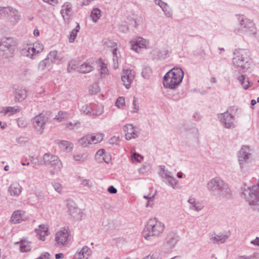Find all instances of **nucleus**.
Wrapping results in <instances>:
<instances>
[{
  "label": "nucleus",
  "instance_id": "1",
  "mask_svg": "<svg viewBox=\"0 0 259 259\" xmlns=\"http://www.w3.org/2000/svg\"><path fill=\"white\" fill-rule=\"evenodd\" d=\"M206 188L210 194L219 198L228 199L231 196V191L228 184L218 177L209 180L206 184Z\"/></svg>",
  "mask_w": 259,
  "mask_h": 259
},
{
  "label": "nucleus",
  "instance_id": "2",
  "mask_svg": "<svg viewBox=\"0 0 259 259\" xmlns=\"http://www.w3.org/2000/svg\"><path fill=\"white\" fill-rule=\"evenodd\" d=\"M164 228V224L157 218L151 219L145 226L143 232V236L146 240L151 241L161 236Z\"/></svg>",
  "mask_w": 259,
  "mask_h": 259
},
{
  "label": "nucleus",
  "instance_id": "3",
  "mask_svg": "<svg viewBox=\"0 0 259 259\" xmlns=\"http://www.w3.org/2000/svg\"><path fill=\"white\" fill-rule=\"evenodd\" d=\"M184 72L180 67H174L163 76V86L167 89H175L182 82Z\"/></svg>",
  "mask_w": 259,
  "mask_h": 259
},
{
  "label": "nucleus",
  "instance_id": "4",
  "mask_svg": "<svg viewBox=\"0 0 259 259\" xmlns=\"http://www.w3.org/2000/svg\"><path fill=\"white\" fill-rule=\"evenodd\" d=\"M232 65L239 71L245 72L250 65L249 51L245 49H236L234 51Z\"/></svg>",
  "mask_w": 259,
  "mask_h": 259
},
{
  "label": "nucleus",
  "instance_id": "5",
  "mask_svg": "<svg viewBox=\"0 0 259 259\" xmlns=\"http://www.w3.org/2000/svg\"><path fill=\"white\" fill-rule=\"evenodd\" d=\"M238 28L235 29L236 33H241L246 35H251L256 33V27L253 21L244 15H238Z\"/></svg>",
  "mask_w": 259,
  "mask_h": 259
},
{
  "label": "nucleus",
  "instance_id": "6",
  "mask_svg": "<svg viewBox=\"0 0 259 259\" xmlns=\"http://www.w3.org/2000/svg\"><path fill=\"white\" fill-rule=\"evenodd\" d=\"M238 108L233 106L229 108L226 112L218 114V118L223 126L226 128L234 127L235 117Z\"/></svg>",
  "mask_w": 259,
  "mask_h": 259
},
{
  "label": "nucleus",
  "instance_id": "7",
  "mask_svg": "<svg viewBox=\"0 0 259 259\" xmlns=\"http://www.w3.org/2000/svg\"><path fill=\"white\" fill-rule=\"evenodd\" d=\"M16 41L10 37H5L0 40V50L4 53L6 58L12 57L16 49Z\"/></svg>",
  "mask_w": 259,
  "mask_h": 259
},
{
  "label": "nucleus",
  "instance_id": "8",
  "mask_svg": "<svg viewBox=\"0 0 259 259\" xmlns=\"http://www.w3.org/2000/svg\"><path fill=\"white\" fill-rule=\"evenodd\" d=\"M238 161L241 169H246L252 161V156L248 146H242L237 154Z\"/></svg>",
  "mask_w": 259,
  "mask_h": 259
},
{
  "label": "nucleus",
  "instance_id": "9",
  "mask_svg": "<svg viewBox=\"0 0 259 259\" xmlns=\"http://www.w3.org/2000/svg\"><path fill=\"white\" fill-rule=\"evenodd\" d=\"M71 239L69 229L68 227L61 228L55 235V241L57 247L67 246Z\"/></svg>",
  "mask_w": 259,
  "mask_h": 259
},
{
  "label": "nucleus",
  "instance_id": "10",
  "mask_svg": "<svg viewBox=\"0 0 259 259\" xmlns=\"http://www.w3.org/2000/svg\"><path fill=\"white\" fill-rule=\"evenodd\" d=\"M42 158L44 164L49 165L56 171L61 170L63 164L57 156L47 153L44 155Z\"/></svg>",
  "mask_w": 259,
  "mask_h": 259
},
{
  "label": "nucleus",
  "instance_id": "11",
  "mask_svg": "<svg viewBox=\"0 0 259 259\" xmlns=\"http://www.w3.org/2000/svg\"><path fill=\"white\" fill-rule=\"evenodd\" d=\"M48 118L42 113H39L31 119L33 127L40 134L43 133Z\"/></svg>",
  "mask_w": 259,
  "mask_h": 259
},
{
  "label": "nucleus",
  "instance_id": "12",
  "mask_svg": "<svg viewBox=\"0 0 259 259\" xmlns=\"http://www.w3.org/2000/svg\"><path fill=\"white\" fill-rule=\"evenodd\" d=\"M21 15L16 9L8 6L7 14L5 18L6 21L11 26L16 25L20 19Z\"/></svg>",
  "mask_w": 259,
  "mask_h": 259
},
{
  "label": "nucleus",
  "instance_id": "13",
  "mask_svg": "<svg viewBox=\"0 0 259 259\" xmlns=\"http://www.w3.org/2000/svg\"><path fill=\"white\" fill-rule=\"evenodd\" d=\"M131 49L137 53H140L142 49L150 48L149 41L143 37H138L130 41Z\"/></svg>",
  "mask_w": 259,
  "mask_h": 259
},
{
  "label": "nucleus",
  "instance_id": "14",
  "mask_svg": "<svg viewBox=\"0 0 259 259\" xmlns=\"http://www.w3.org/2000/svg\"><path fill=\"white\" fill-rule=\"evenodd\" d=\"M123 74L121 76V80L123 84L127 89L131 87V83L134 80L135 76V72L131 69L123 70Z\"/></svg>",
  "mask_w": 259,
  "mask_h": 259
},
{
  "label": "nucleus",
  "instance_id": "15",
  "mask_svg": "<svg viewBox=\"0 0 259 259\" xmlns=\"http://www.w3.org/2000/svg\"><path fill=\"white\" fill-rule=\"evenodd\" d=\"M14 100L15 102H21L24 100L28 96V92L26 88L22 87L13 88Z\"/></svg>",
  "mask_w": 259,
  "mask_h": 259
},
{
  "label": "nucleus",
  "instance_id": "16",
  "mask_svg": "<svg viewBox=\"0 0 259 259\" xmlns=\"http://www.w3.org/2000/svg\"><path fill=\"white\" fill-rule=\"evenodd\" d=\"M231 233L229 232L227 234H224L222 233L217 234L212 232L209 234V239L213 243H225L230 236Z\"/></svg>",
  "mask_w": 259,
  "mask_h": 259
},
{
  "label": "nucleus",
  "instance_id": "17",
  "mask_svg": "<svg viewBox=\"0 0 259 259\" xmlns=\"http://www.w3.org/2000/svg\"><path fill=\"white\" fill-rule=\"evenodd\" d=\"M124 128L125 131L127 132L125 134V139L127 140L138 137L139 132L136 126H134L132 124H127L124 126Z\"/></svg>",
  "mask_w": 259,
  "mask_h": 259
},
{
  "label": "nucleus",
  "instance_id": "18",
  "mask_svg": "<svg viewBox=\"0 0 259 259\" xmlns=\"http://www.w3.org/2000/svg\"><path fill=\"white\" fill-rule=\"evenodd\" d=\"M60 13L65 21H68L72 14V7L70 3L65 2L62 6Z\"/></svg>",
  "mask_w": 259,
  "mask_h": 259
},
{
  "label": "nucleus",
  "instance_id": "19",
  "mask_svg": "<svg viewBox=\"0 0 259 259\" xmlns=\"http://www.w3.org/2000/svg\"><path fill=\"white\" fill-rule=\"evenodd\" d=\"M92 251L87 246H84L80 249H78L72 259H88L92 254Z\"/></svg>",
  "mask_w": 259,
  "mask_h": 259
},
{
  "label": "nucleus",
  "instance_id": "20",
  "mask_svg": "<svg viewBox=\"0 0 259 259\" xmlns=\"http://www.w3.org/2000/svg\"><path fill=\"white\" fill-rule=\"evenodd\" d=\"M180 237L177 233L169 232L165 238V245L168 249L173 248L179 241Z\"/></svg>",
  "mask_w": 259,
  "mask_h": 259
},
{
  "label": "nucleus",
  "instance_id": "21",
  "mask_svg": "<svg viewBox=\"0 0 259 259\" xmlns=\"http://www.w3.org/2000/svg\"><path fill=\"white\" fill-rule=\"evenodd\" d=\"M27 217L26 216L25 212L21 210L15 211L11 218V221L15 224L19 223L21 221H25Z\"/></svg>",
  "mask_w": 259,
  "mask_h": 259
},
{
  "label": "nucleus",
  "instance_id": "22",
  "mask_svg": "<svg viewBox=\"0 0 259 259\" xmlns=\"http://www.w3.org/2000/svg\"><path fill=\"white\" fill-rule=\"evenodd\" d=\"M91 116L93 118L99 116L104 112V106L101 105L90 104Z\"/></svg>",
  "mask_w": 259,
  "mask_h": 259
},
{
  "label": "nucleus",
  "instance_id": "23",
  "mask_svg": "<svg viewBox=\"0 0 259 259\" xmlns=\"http://www.w3.org/2000/svg\"><path fill=\"white\" fill-rule=\"evenodd\" d=\"M36 235L39 239L44 241L46 236L49 235L48 228L45 225H40L38 228L35 230Z\"/></svg>",
  "mask_w": 259,
  "mask_h": 259
},
{
  "label": "nucleus",
  "instance_id": "24",
  "mask_svg": "<svg viewBox=\"0 0 259 259\" xmlns=\"http://www.w3.org/2000/svg\"><path fill=\"white\" fill-rule=\"evenodd\" d=\"M8 190L11 196H18L22 191V187L18 183H13L10 185Z\"/></svg>",
  "mask_w": 259,
  "mask_h": 259
},
{
  "label": "nucleus",
  "instance_id": "25",
  "mask_svg": "<svg viewBox=\"0 0 259 259\" xmlns=\"http://www.w3.org/2000/svg\"><path fill=\"white\" fill-rule=\"evenodd\" d=\"M34 50L35 49L32 47V44L27 45L21 50V54L23 56L32 59L35 55Z\"/></svg>",
  "mask_w": 259,
  "mask_h": 259
},
{
  "label": "nucleus",
  "instance_id": "26",
  "mask_svg": "<svg viewBox=\"0 0 259 259\" xmlns=\"http://www.w3.org/2000/svg\"><path fill=\"white\" fill-rule=\"evenodd\" d=\"M188 202L190 205L189 208L191 210L199 211L203 208L202 204L194 198L190 197Z\"/></svg>",
  "mask_w": 259,
  "mask_h": 259
},
{
  "label": "nucleus",
  "instance_id": "27",
  "mask_svg": "<svg viewBox=\"0 0 259 259\" xmlns=\"http://www.w3.org/2000/svg\"><path fill=\"white\" fill-rule=\"evenodd\" d=\"M93 69V67L90 62H85L78 68V71L81 73H87Z\"/></svg>",
  "mask_w": 259,
  "mask_h": 259
},
{
  "label": "nucleus",
  "instance_id": "28",
  "mask_svg": "<svg viewBox=\"0 0 259 259\" xmlns=\"http://www.w3.org/2000/svg\"><path fill=\"white\" fill-rule=\"evenodd\" d=\"M67 205L70 215L73 217H76V214L80 211V209L75 206L73 202H68Z\"/></svg>",
  "mask_w": 259,
  "mask_h": 259
},
{
  "label": "nucleus",
  "instance_id": "29",
  "mask_svg": "<svg viewBox=\"0 0 259 259\" xmlns=\"http://www.w3.org/2000/svg\"><path fill=\"white\" fill-rule=\"evenodd\" d=\"M47 58L51 62L56 63L57 61L59 62L61 60V58L58 55V52L56 50L52 51L48 55Z\"/></svg>",
  "mask_w": 259,
  "mask_h": 259
},
{
  "label": "nucleus",
  "instance_id": "30",
  "mask_svg": "<svg viewBox=\"0 0 259 259\" xmlns=\"http://www.w3.org/2000/svg\"><path fill=\"white\" fill-rule=\"evenodd\" d=\"M20 248L22 252H28L31 249V242L23 239L20 242Z\"/></svg>",
  "mask_w": 259,
  "mask_h": 259
},
{
  "label": "nucleus",
  "instance_id": "31",
  "mask_svg": "<svg viewBox=\"0 0 259 259\" xmlns=\"http://www.w3.org/2000/svg\"><path fill=\"white\" fill-rule=\"evenodd\" d=\"M69 113L66 111H60L54 118L58 122H62L66 120L69 117Z\"/></svg>",
  "mask_w": 259,
  "mask_h": 259
},
{
  "label": "nucleus",
  "instance_id": "32",
  "mask_svg": "<svg viewBox=\"0 0 259 259\" xmlns=\"http://www.w3.org/2000/svg\"><path fill=\"white\" fill-rule=\"evenodd\" d=\"M99 63H100L99 66V69L100 70L101 77H104L108 74L109 70L107 68V64L103 62L101 59L99 60Z\"/></svg>",
  "mask_w": 259,
  "mask_h": 259
},
{
  "label": "nucleus",
  "instance_id": "33",
  "mask_svg": "<svg viewBox=\"0 0 259 259\" xmlns=\"http://www.w3.org/2000/svg\"><path fill=\"white\" fill-rule=\"evenodd\" d=\"M104 136V134L101 133H97L96 134L90 135V140L91 142V144H95L100 143L103 140Z\"/></svg>",
  "mask_w": 259,
  "mask_h": 259
},
{
  "label": "nucleus",
  "instance_id": "34",
  "mask_svg": "<svg viewBox=\"0 0 259 259\" xmlns=\"http://www.w3.org/2000/svg\"><path fill=\"white\" fill-rule=\"evenodd\" d=\"M237 79L245 90H247L249 88L250 83L249 82L248 78L245 75H241L238 76Z\"/></svg>",
  "mask_w": 259,
  "mask_h": 259
},
{
  "label": "nucleus",
  "instance_id": "35",
  "mask_svg": "<svg viewBox=\"0 0 259 259\" xmlns=\"http://www.w3.org/2000/svg\"><path fill=\"white\" fill-rule=\"evenodd\" d=\"M113 55V68L116 69L118 68V58L120 56V54L117 52V48H115L112 50Z\"/></svg>",
  "mask_w": 259,
  "mask_h": 259
},
{
  "label": "nucleus",
  "instance_id": "36",
  "mask_svg": "<svg viewBox=\"0 0 259 259\" xmlns=\"http://www.w3.org/2000/svg\"><path fill=\"white\" fill-rule=\"evenodd\" d=\"M101 12L100 9L98 8H94L91 14V17L92 19V20L94 22L96 23L97 22L98 19L101 16Z\"/></svg>",
  "mask_w": 259,
  "mask_h": 259
},
{
  "label": "nucleus",
  "instance_id": "37",
  "mask_svg": "<svg viewBox=\"0 0 259 259\" xmlns=\"http://www.w3.org/2000/svg\"><path fill=\"white\" fill-rule=\"evenodd\" d=\"M166 181V183L168 184L169 186L172 187L174 189H176L177 188V185L178 183V181L174 178L172 175H170L168 177H167L165 179Z\"/></svg>",
  "mask_w": 259,
  "mask_h": 259
},
{
  "label": "nucleus",
  "instance_id": "38",
  "mask_svg": "<svg viewBox=\"0 0 259 259\" xmlns=\"http://www.w3.org/2000/svg\"><path fill=\"white\" fill-rule=\"evenodd\" d=\"M79 108L81 113L91 116L90 104H81Z\"/></svg>",
  "mask_w": 259,
  "mask_h": 259
},
{
  "label": "nucleus",
  "instance_id": "39",
  "mask_svg": "<svg viewBox=\"0 0 259 259\" xmlns=\"http://www.w3.org/2000/svg\"><path fill=\"white\" fill-rule=\"evenodd\" d=\"M160 170L159 172V174L161 177L163 179H165L167 177H168L170 175H171V172L169 171L168 169H165V167L164 165H160L159 166Z\"/></svg>",
  "mask_w": 259,
  "mask_h": 259
},
{
  "label": "nucleus",
  "instance_id": "40",
  "mask_svg": "<svg viewBox=\"0 0 259 259\" xmlns=\"http://www.w3.org/2000/svg\"><path fill=\"white\" fill-rule=\"evenodd\" d=\"M51 63V61L46 57V59L40 61L39 63L38 66V69L40 70L43 71L46 68L50 66Z\"/></svg>",
  "mask_w": 259,
  "mask_h": 259
},
{
  "label": "nucleus",
  "instance_id": "41",
  "mask_svg": "<svg viewBox=\"0 0 259 259\" xmlns=\"http://www.w3.org/2000/svg\"><path fill=\"white\" fill-rule=\"evenodd\" d=\"M80 145L84 147H87L89 144H91V142L90 140V135L83 137L78 141Z\"/></svg>",
  "mask_w": 259,
  "mask_h": 259
},
{
  "label": "nucleus",
  "instance_id": "42",
  "mask_svg": "<svg viewBox=\"0 0 259 259\" xmlns=\"http://www.w3.org/2000/svg\"><path fill=\"white\" fill-rule=\"evenodd\" d=\"M60 145L66 151H70L73 148V144L67 141H62Z\"/></svg>",
  "mask_w": 259,
  "mask_h": 259
},
{
  "label": "nucleus",
  "instance_id": "43",
  "mask_svg": "<svg viewBox=\"0 0 259 259\" xmlns=\"http://www.w3.org/2000/svg\"><path fill=\"white\" fill-rule=\"evenodd\" d=\"M73 158L74 160L79 162H82L87 160V156L84 154H75Z\"/></svg>",
  "mask_w": 259,
  "mask_h": 259
},
{
  "label": "nucleus",
  "instance_id": "44",
  "mask_svg": "<svg viewBox=\"0 0 259 259\" xmlns=\"http://www.w3.org/2000/svg\"><path fill=\"white\" fill-rule=\"evenodd\" d=\"M161 9L163 11L164 15L166 17L170 18L172 16L171 11L167 4H162Z\"/></svg>",
  "mask_w": 259,
  "mask_h": 259
},
{
  "label": "nucleus",
  "instance_id": "45",
  "mask_svg": "<svg viewBox=\"0 0 259 259\" xmlns=\"http://www.w3.org/2000/svg\"><path fill=\"white\" fill-rule=\"evenodd\" d=\"M144 197L147 200L146 206L147 207H151L153 204V201L154 199V195L149 194L148 195H145Z\"/></svg>",
  "mask_w": 259,
  "mask_h": 259
},
{
  "label": "nucleus",
  "instance_id": "46",
  "mask_svg": "<svg viewBox=\"0 0 259 259\" xmlns=\"http://www.w3.org/2000/svg\"><path fill=\"white\" fill-rule=\"evenodd\" d=\"M32 45V47L35 49V50H34V52L35 54V55L41 52L44 49V45L39 42H35Z\"/></svg>",
  "mask_w": 259,
  "mask_h": 259
},
{
  "label": "nucleus",
  "instance_id": "47",
  "mask_svg": "<svg viewBox=\"0 0 259 259\" xmlns=\"http://www.w3.org/2000/svg\"><path fill=\"white\" fill-rule=\"evenodd\" d=\"M52 186L55 191L60 194L63 193V187L62 185L58 182H53Z\"/></svg>",
  "mask_w": 259,
  "mask_h": 259
},
{
  "label": "nucleus",
  "instance_id": "48",
  "mask_svg": "<svg viewBox=\"0 0 259 259\" xmlns=\"http://www.w3.org/2000/svg\"><path fill=\"white\" fill-rule=\"evenodd\" d=\"M151 73V70L149 67H146L144 68L141 73L142 77L145 79L148 78Z\"/></svg>",
  "mask_w": 259,
  "mask_h": 259
},
{
  "label": "nucleus",
  "instance_id": "49",
  "mask_svg": "<svg viewBox=\"0 0 259 259\" xmlns=\"http://www.w3.org/2000/svg\"><path fill=\"white\" fill-rule=\"evenodd\" d=\"M8 114L12 115L19 111L20 108L18 106L7 107Z\"/></svg>",
  "mask_w": 259,
  "mask_h": 259
},
{
  "label": "nucleus",
  "instance_id": "50",
  "mask_svg": "<svg viewBox=\"0 0 259 259\" xmlns=\"http://www.w3.org/2000/svg\"><path fill=\"white\" fill-rule=\"evenodd\" d=\"M143 259H160V253L157 252H151Z\"/></svg>",
  "mask_w": 259,
  "mask_h": 259
},
{
  "label": "nucleus",
  "instance_id": "51",
  "mask_svg": "<svg viewBox=\"0 0 259 259\" xmlns=\"http://www.w3.org/2000/svg\"><path fill=\"white\" fill-rule=\"evenodd\" d=\"M116 106L118 108H122L125 106V100L124 98L122 97H119L117 98L116 102Z\"/></svg>",
  "mask_w": 259,
  "mask_h": 259
},
{
  "label": "nucleus",
  "instance_id": "52",
  "mask_svg": "<svg viewBox=\"0 0 259 259\" xmlns=\"http://www.w3.org/2000/svg\"><path fill=\"white\" fill-rule=\"evenodd\" d=\"M8 7H0V20L6 18Z\"/></svg>",
  "mask_w": 259,
  "mask_h": 259
},
{
  "label": "nucleus",
  "instance_id": "53",
  "mask_svg": "<svg viewBox=\"0 0 259 259\" xmlns=\"http://www.w3.org/2000/svg\"><path fill=\"white\" fill-rule=\"evenodd\" d=\"M79 125L80 122L79 121H77L74 123L69 122L65 124L66 127L69 130H73L75 127H78Z\"/></svg>",
  "mask_w": 259,
  "mask_h": 259
},
{
  "label": "nucleus",
  "instance_id": "54",
  "mask_svg": "<svg viewBox=\"0 0 259 259\" xmlns=\"http://www.w3.org/2000/svg\"><path fill=\"white\" fill-rule=\"evenodd\" d=\"M31 162L32 164L35 165H44L42 163V158H41L40 159H39L37 157H32L31 159Z\"/></svg>",
  "mask_w": 259,
  "mask_h": 259
},
{
  "label": "nucleus",
  "instance_id": "55",
  "mask_svg": "<svg viewBox=\"0 0 259 259\" xmlns=\"http://www.w3.org/2000/svg\"><path fill=\"white\" fill-rule=\"evenodd\" d=\"M120 140L119 137H113L109 140V143L112 145H118L119 144Z\"/></svg>",
  "mask_w": 259,
  "mask_h": 259
},
{
  "label": "nucleus",
  "instance_id": "56",
  "mask_svg": "<svg viewBox=\"0 0 259 259\" xmlns=\"http://www.w3.org/2000/svg\"><path fill=\"white\" fill-rule=\"evenodd\" d=\"M77 32L73 29L70 32L69 41L70 42H73L76 37Z\"/></svg>",
  "mask_w": 259,
  "mask_h": 259
},
{
  "label": "nucleus",
  "instance_id": "57",
  "mask_svg": "<svg viewBox=\"0 0 259 259\" xmlns=\"http://www.w3.org/2000/svg\"><path fill=\"white\" fill-rule=\"evenodd\" d=\"M150 169L149 166L148 165H143L139 168V172L140 174L145 175Z\"/></svg>",
  "mask_w": 259,
  "mask_h": 259
},
{
  "label": "nucleus",
  "instance_id": "58",
  "mask_svg": "<svg viewBox=\"0 0 259 259\" xmlns=\"http://www.w3.org/2000/svg\"><path fill=\"white\" fill-rule=\"evenodd\" d=\"M137 100L136 98H134L133 101V110L132 111V112L137 113L139 110V106L137 103Z\"/></svg>",
  "mask_w": 259,
  "mask_h": 259
},
{
  "label": "nucleus",
  "instance_id": "59",
  "mask_svg": "<svg viewBox=\"0 0 259 259\" xmlns=\"http://www.w3.org/2000/svg\"><path fill=\"white\" fill-rule=\"evenodd\" d=\"M18 125L19 127L23 128L25 127L27 125L26 122L22 118H19L17 119Z\"/></svg>",
  "mask_w": 259,
  "mask_h": 259
},
{
  "label": "nucleus",
  "instance_id": "60",
  "mask_svg": "<svg viewBox=\"0 0 259 259\" xmlns=\"http://www.w3.org/2000/svg\"><path fill=\"white\" fill-rule=\"evenodd\" d=\"M133 158L138 162H141V160L143 159V157L140 154L135 153L133 155Z\"/></svg>",
  "mask_w": 259,
  "mask_h": 259
},
{
  "label": "nucleus",
  "instance_id": "61",
  "mask_svg": "<svg viewBox=\"0 0 259 259\" xmlns=\"http://www.w3.org/2000/svg\"><path fill=\"white\" fill-rule=\"evenodd\" d=\"M81 185L84 186H87L88 187H91L92 186V184H90V181L88 179H84L81 181Z\"/></svg>",
  "mask_w": 259,
  "mask_h": 259
},
{
  "label": "nucleus",
  "instance_id": "62",
  "mask_svg": "<svg viewBox=\"0 0 259 259\" xmlns=\"http://www.w3.org/2000/svg\"><path fill=\"white\" fill-rule=\"evenodd\" d=\"M119 29H120V31H121L123 33H126L127 32V31L128 30V27L125 24L121 25L119 27Z\"/></svg>",
  "mask_w": 259,
  "mask_h": 259
},
{
  "label": "nucleus",
  "instance_id": "63",
  "mask_svg": "<svg viewBox=\"0 0 259 259\" xmlns=\"http://www.w3.org/2000/svg\"><path fill=\"white\" fill-rule=\"evenodd\" d=\"M108 191L111 194H115L117 192V190L114 186H110L108 188Z\"/></svg>",
  "mask_w": 259,
  "mask_h": 259
},
{
  "label": "nucleus",
  "instance_id": "64",
  "mask_svg": "<svg viewBox=\"0 0 259 259\" xmlns=\"http://www.w3.org/2000/svg\"><path fill=\"white\" fill-rule=\"evenodd\" d=\"M250 243L253 245L259 246V237H256L255 239L251 241Z\"/></svg>",
  "mask_w": 259,
  "mask_h": 259
}]
</instances>
